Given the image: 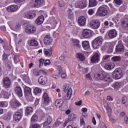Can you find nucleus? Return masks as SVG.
Returning <instances> with one entry per match:
<instances>
[{
	"instance_id": "1",
	"label": "nucleus",
	"mask_w": 128,
	"mask_h": 128,
	"mask_svg": "<svg viewBox=\"0 0 128 128\" xmlns=\"http://www.w3.org/2000/svg\"><path fill=\"white\" fill-rule=\"evenodd\" d=\"M94 78L95 80H104V82H108V80H110V75L104 72H102L95 73Z\"/></svg>"
},
{
	"instance_id": "2",
	"label": "nucleus",
	"mask_w": 128,
	"mask_h": 128,
	"mask_svg": "<svg viewBox=\"0 0 128 128\" xmlns=\"http://www.w3.org/2000/svg\"><path fill=\"white\" fill-rule=\"evenodd\" d=\"M102 44V36H99L92 42V46L95 50L100 48Z\"/></svg>"
},
{
	"instance_id": "3",
	"label": "nucleus",
	"mask_w": 128,
	"mask_h": 128,
	"mask_svg": "<svg viewBox=\"0 0 128 128\" xmlns=\"http://www.w3.org/2000/svg\"><path fill=\"white\" fill-rule=\"evenodd\" d=\"M112 76L114 80H120L122 76V71L120 68H116L112 74Z\"/></svg>"
},
{
	"instance_id": "4",
	"label": "nucleus",
	"mask_w": 128,
	"mask_h": 128,
	"mask_svg": "<svg viewBox=\"0 0 128 128\" xmlns=\"http://www.w3.org/2000/svg\"><path fill=\"white\" fill-rule=\"evenodd\" d=\"M97 12L100 16H106L108 14V6H100L98 8Z\"/></svg>"
},
{
	"instance_id": "5",
	"label": "nucleus",
	"mask_w": 128,
	"mask_h": 128,
	"mask_svg": "<svg viewBox=\"0 0 128 128\" xmlns=\"http://www.w3.org/2000/svg\"><path fill=\"white\" fill-rule=\"evenodd\" d=\"M2 82L3 86L6 88H8L10 86V84H12V80L8 76L3 78Z\"/></svg>"
},
{
	"instance_id": "6",
	"label": "nucleus",
	"mask_w": 128,
	"mask_h": 128,
	"mask_svg": "<svg viewBox=\"0 0 128 128\" xmlns=\"http://www.w3.org/2000/svg\"><path fill=\"white\" fill-rule=\"evenodd\" d=\"M116 54H124V46L122 42H118L116 48Z\"/></svg>"
},
{
	"instance_id": "7",
	"label": "nucleus",
	"mask_w": 128,
	"mask_h": 128,
	"mask_svg": "<svg viewBox=\"0 0 128 128\" xmlns=\"http://www.w3.org/2000/svg\"><path fill=\"white\" fill-rule=\"evenodd\" d=\"M100 20H92L90 22V28H94V30H96L100 28Z\"/></svg>"
},
{
	"instance_id": "8",
	"label": "nucleus",
	"mask_w": 128,
	"mask_h": 128,
	"mask_svg": "<svg viewBox=\"0 0 128 128\" xmlns=\"http://www.w3.org/2000/svg\"><path fill=\"white\" fill-rule=\"evenodd\" d=\"M32 4H33L34 8H40V6L44 4V0H32Z\"/></svg>"
},
{
	"instance_id": "9",
	"label": "nucleus",
	"mask_w": 128,
	"mask_h": 128,
	"mask_svg": "<svg viewBox=\"0 0 128 128\" xmlns=\"http://www.w3.org/2000/svg\"><path fill=\"white\" fill-rule=\"evenodd\" d=\"M100 60V55L98 53H94L93 56L91 58V64H98Z\"/></svg>"
},
{
	"instance_id": "10",
	"label": "nucleus",
	"mask_w": 128,
	"mask_h": 128,
	"mask_svg": "<svg viewBox=\"0 0 128 128\" xmlns=\"http://www.w3.org/2000/svg\"><path fill=\"white\" fill-rule=\"evenodd\" d=\"M11 108L16 110L20 106H22V103L16 100H14L12 102H10Z\"/></svg>"
},
{
	"instance_id": "11",
	"label": "nucleus",
	"mask_w": 128,
	"mask_h": 128,
	"mask_svg": "<svg viewBox=\"0 0 128 128\" xmlns=\"http://www.w3.org/2000/svg\"><path fill=\"white\" fill-rule=\"evenodd\" d=\"M92 32L88 29H84L82 32V36L84 38H90L92 36Z\"/></svg>"
},
{
	"instance_id": "12",
	"label": "nucleus",
	"mask_w": 128,
	"mask_h": 128,
	"mask_svg": "<svg viewBox=\"0 0 128 128\" xmlns=\"http://www.w3.org/2000/svg\"><path fill=\"white\" fill-rule=\"evenodd\" d=\"M52 42V38L51 37L50 35H46L45 36L44 38V43L46 46H48Z\"/></svg>"
},
{
	"instance_id": "13",
	"label": "nucleus",
	"mask_w": 128,
	"mask_h": 128,
	"mask_svg": "<svg viewBox=\"0 0 128 128\" xmlns=\"http://www.w3.org/2000/svg\"><path fill=\"white\" fill-rule=\"evenodd\" d=\"M77 6L79 8H84L88 6V0H80L77 2Z\"/></svg>"
},
{
	"instance_id": "14",
	"label": "nucleus",
	"mask_w": 128,
	"mask_h": 128,
	"mask_svg": "<svg viewBox=\"0 0 128 128\" xmlns=\"http://www.w3.org/2000/svg\"><path fill=\"white\" fill-rule=\"evenodd\" d=\"M72 94V88H69L67 94H64L63 95L62 97V99L66 100H70V98Z\"/></svg>"
},
{
	"instance_id": "15",
	"label": "nucleus",
	"mask_w": 128,
	"mask_h": 128,
	"mask_svg": "<svg viewBox=\"0 0 128 128\" xmlns=\"http://www.w3.org/2000/svg\"><path fill=\"white\" fill-rule=\"evenodd\" d=\"M36 16V14L34 11L28 12L26 13V16L27 18H29L30 20L34 18Z\"/></svg>"
},
{
	"instance_id": "16",
	"label": "nucleus",
	"mask_w": 128,
	"mask_h": 128,
	"mask_svg": "<svg viewBox=\"0 0 128 128\" xmlns=\"http://www.w3.org/2000/svg\"><path fill=\"white\" fill-rule=\"evenodd\" d=\"M86 18L84 16H81L79 17L78 19V24L79 26H82L86 24Z\"/></svg>"
},
{
	"instance_id": "17",
	"label": "nucleus",
	"mask_w": 128,
	"mask_h": 128,
	"mask_svg": "<svg viewBox=\"0 0 128 128\" xmlns=\"http://www.w3.org/2000/svg\"><path fill=\"white\" fill-rule=\"evenodd\" d=\"M15 94L19 96V98H22V90L20 86H17L14 88Z\"/></svg>"
},
{
	"instance_id": "18",
	"label": "nucleus",
	"mask_w": 128,
	"mask_h": 128,
	"mask_svg": "<svg viewBox=\"0 0 128 128\" xmlns=\"http://www.w3.org/2000/svg\"><path fill=\"white\" fill-rule=\"evenodd\" d=\"M22 114H20V112H16L14 114L13 118H14V120L15 122H18L22 120Z\"/></svg>"
},
{
	"instance_id": "19",
	"label": "nucleus",
	"mask_w": 128,
	"mask_h": 128,
	"mask_svg": "<svg viewBox=\"0 0 128 128\" xmlns=\"http://www.w3.org/2000/svg\"><path fill=\"white\" fill-rule=\"evenodd\" d=\"M38 82L40 84H46L48 83V78L42 76L39 77Z\"/></svg>"
},
{
	"instance_id": "20",
	"label": "nucleus",
	"mask_w": 128,
	"mask_h": 128,
	"mask_svg": "<svg viewBox=\"0 0 128 128\" xmlns=\"http://www.w3.org/2000/svg\"><path fill=\"white\" fill-rule=\"evenodd\" d=\"M116 36H118V32L114 29L108 32V36L110 38H114Z\"/></svg>"
},
{
	"instance_id": "21",
	"label": "nucleus",
	"mask_w": 128,
	"mask_h": 128,
	"mask_svg": "<svg viewBox=\"0 0 128 128\" xmlns=\"http://www.w3.org/2000/svg\"><path fill=\"white\" fill-rule=\"evenodd\" d=\"M18 8V6L16 4H14V5H11L8 6L6 10L8 12H16V10Z\"/></svg>"
},
{
	"instance_id": "22",
	"label": "nucleus",
	"mask_w": 128,
	"mask_h": 128,
	"mask_svg": "<svg viewBox=\"0 0 128 128\" xmlns=\"http://www.w3.org/2000/svg\"><path fill=\"white\" fill-rule=\"evenodd\" d=\"M82 46L86 50H90V42L88 41L82 42Z\"/></svg>"
},
{
	"instance_id": "23",
	"label": "nucleus",
	"mask_w": 128,
	"mask_h": 128,
	"mask_svg": "<svg viewBox=\"0 0 128 128\" xmlns=\"http://www.w3.org/2000/svg\"><path fill=\"white\" fill-rule=\"evenodd\" d=\"M42 98L44 104H48V102H50V98L46 92L44 94Z\"/></svg>"
},
{
	"instance_id": "24",
	"label": "nucleus",
	"mask_w": 128,
	"mask_h": 128,
	"mask_svg": "<svg viewBox=\"0 0 128 128\" xmlns=\"http://www.w3.org/2000/svg\"><path fill=\"white\" fill-rule=\"evenodd\" d=\"M34 25H32L30 23H27L25 28L26 32L27 34H30V32H32L30 31V28H34Z\"/></svg>"
},
{
	"instance_id": "25",
	"label": "nucleus",
	"mask_w": 128,
	"mask_h": 128,
	"mask_svg": "<svg viewBox=\"0 0 128 128\" xmlns=\"http://www.w3.org/2000/svg\"><path fill=\"white\" fill-rule=\"evenodd\" d=\"M26 116H30L34 112V108L30 106L27 107L25 110Z\"/></svg>"
},
{
	"instance_id": "26",
	"label": "nucleus",
	"mask_w": 128,
	"mask_h": 128,
	"mask_svg": "<svg viewBox=\"0 0 128 128\" xmlns=\"http://www.w3.org/2000/svg\"><path fill=\"white\" fill-rule=\"evenodd\" d=\"M114 68V64L112 62L107 63L104 66V68L106 70H112Z\"/></svg>"
},
{
	"instance_id": "27",
	"label": "nucleus",
	"mask_w": 128,
	"mask_h": 128,
	"mask_svg": "<svg viewBox=\"0 0 128 128\" xmlns=\"http://www.w3.org/2000/svg\"><path fill=\"white\" fill-rule=\"evenodd\" d=\"M44 16H41L36 19V24H42L44 22Z\"/></svg>"
},
{
	"instance_id": "28",
	"label": "nucleus",
	"mask_w": 128,
	"mask_h": 128,
	"mask_svg": "<svg viewBox=\"0 0 128 128\" xmlns=\"http://www.w3.org/2000/svg\"><path fill=\"white\" fill-rule=\"evenodd\" d=\"M29 45L31 46H38V42L34 39H32L28 42Z\"/></svg>"
},
{
	"instance_id": "29",
	"label": "nucleus",
	"mask_w": 128,
	"mask_h": 128,
	"mask_svg": "<svg viewBox=\"0 0 128 128\" xmlns=\"http://www.w3.org/2000/svg\"><path fill=\"white\" fill-rule=\"evenodd\" d=\"M44 54L46 56H52V48L44 49Z\"/></svg>"
},
{
	"instance_id": "30",
	"label": "nucleus",
	"mask_w": 128,
	"mask_h": 128,
	"mask_svg": "<svg viewBox=\"0 0 128 128\" xmlns=\"http://www.w3.org/2000/svg\"><path fill=\"white\" fill-rule=\"evenodd\" d=\"M24 92L25 96H30L32 94V89L28 86H26L24 89Z\"/></svg>"
},
{
	"instance_id": "31",
	"label": "nucleus",
	"mask_w": 128,
	"mask_h": 128,
	"mask_svg": "<svg viewBox=\"0 0 128 128\" xmlns=\"http://www.w3.org/2000/svg\"><path fill=\"white\" fill-rule=\"evenodd\" d=\"M96 0H89V8H92L93 6H96Z\"/></svg>"
},
{
	"instance_id": "32",
	"label": "nucleus",
	"mask_w": 128,
	"mask_h": 128,
	"mask_svg": "<svg viewBox=\"0 0 128 128\" xmlns=\"http://www.w3.org/2000/svg\"><path fill=\"white\" fill-rule=\"evenodd\" d=\"M76 118V115L74 114H72L68 116V118L67 120L69 122H72V120H74V119Z\"/></svg>"
},
{
	"instance_id": "33",
	"label": "nucleus",
	"mask_w": 128,
	"mask_h": 128,
	"mask_svg": "<svg viewBox=\"0 0 128 128\" xmlns=\"http://www.w3.org/2000/svg\"><path fill=\"white\" fill-rule=\"evenodd\" d=\"M77 58L82 62H84V60H86V57H84V54L82 53L77 54Z\"/></svg>"
},
{
	"instance_id": "34",
	"label": "nucleus",
	"mask_w": 128,
	"mask_h": 128,
	"mask_svg": "<svg viewBox=\"0 0 128 128\" xmlns=\"http://www.w3.org/2000/svg\"><path fill=\"white\" fill-rule=\"evenodd\" d=\"M73 44L76 48H80V40L75 39L73 40Z\"/></svg>"
},
{
	"instance_id": "35",
	"label": "nucleus",
	"mask_w": 128,
	"mask_h": 128,
	"mask_svg": "<svg viewBox=\"0 0 128 128\" xmlns=\"http://www.w3.org/2000/svg\"><path fill=\"white\" fill-rule=\"evenodd\" d=\"M62 105V100L58 99L55 102V106H57V108H60V106Z\"/></svg>"
},
{
	"instance_id": "36",
	"label": "nucleus",
	"mask_w": 128,
	"mask_h": 128,
	"mask_svg": "<svg viewBox=\"0 0 128 128\" xmlns=\"http://www.w3.org/2000/svg\"><path fill=\"white\" fill-rule=\"evenodd\" d=\"M22 80L26 82V84H30V78L26 75H23Z\"/></svg>"
},
{
	"instance_id": "37",
	"label": "nucleus",
	"mask_w": 128,
	"mask_h": 128,
	"mask_svg": "<svg viewBox=\"0 0 128 128\" xmlns=\"http://www.w3.org/2000/svg\"><path fill=\"white\" fill-rule=\"evenodd\" d=\"M104 106L106 108V110H107L108 116H110L112 114V108L109 106H106L104 104Z\"/></svg>"
},
{
	"instance_id": "38",
	"label": "nucleus",
	"mask_w": 128,
	"mask_h": 128,
	"mask_svg": "<svg viewBox=\"0 0 128 128\" xmlns=\"http://www.w3.org/2000/svg\"><path fill=\"white\" fill-rule=\"evenodd\" d=\"M10 28L12 30H15V32H18V30L20 28V24H17L15 27H10Z\"/></svg>"
},
{
	"instance_id": "39",
	"label": "nucleus",
	"mask_w": 128,
	"mask_h": 128,
	"mask_svg": "<svg viewBox=\"0 0 128 128\" xmlns=\"http://www.w3.org/2000/svg\"><path fill=\"white\" fill-rule=\"evenodd\" d=\"M38 121V116L34 114L31 118V122H34Z\"/></svg>"
},
{
	"instance_id": "40",
	"label": "nucleus",
	"mask_w": 128,
	"mask_h": 128,
	"mask_svg": "<svg viewBox=\"0 0 128 128\" xmlns=\"http://www.w3.org/2000/svg\"><path fill=\"white\" fill-rule=\"evenodd\" d=\"M112 86H113L114 88H120V84L118 82H116L114 84H112Z\"/></svg>"
},
{
	"instance_id": "41",
	"label": "nucleus",
	"mask_w": 128,
	"mask_h": 128,
	"mask_svg": "<svg viewBox=\"0 0 128 128\" xmlns=\"http://www.w3.org/2000/svg\"><path fill=\"white\" fill-rule=\"evenodd\" d=\"M112 60L114 62H120L121 58L120 56H114L112 58Z\"/></svg>"
},
{
	"instance_id": "42",
	"label": "nucleus",
	"mask_w": 128,
	"mask_h": 128,
	"mask_svg": "<svg viewBox=\"0 0 128 128\" xmlns=\"http://www.w3.org/2000/svg\"><path fill=\"white\" fill-rule=\"evenodd\" d=\"M112 50H114V46L110 44L109 45V47L108 48V50H107V52H112Z\"/></svg>"
},
{
	"instance_id": "43",
	"label": "nucleus",
	"mask_w": 128,
	"mask_h": 128,
	"mask_svg": "<svg viewBox=\"0 0 128 128\" xmlns=\"http://www.w3.org/2000/svg\"><path fill=\"white\" fill-rule=\"evenodd\" d=\"M30 126L32 128H40V124H38L32 123L30 124Z\"/></svg>"
},
{
	"instance_id": "44",
	"label": "nucleus",
	"mask_w": 128,
	"mask_h": 128,
	"mask_svg": "<svg viewBox=\"0 0 128 128\" xmlns=\"http://www.w3.org/2000/svg\"><path fill=\"white\" fill-rule=\"evenodd\" d=\"M34 92L35 94H40V92H42V90L38 87H36L34 89Z\"/></svg>"
},
{
	"instance_id": "45",
	"label": "nucleus",
	"mask_w": 128,
	"mask_h": 128,
	"mask_svg": "<svg viewBox=\"0 0 128 128\" xmlns=\"http://www.w3.org/2000/svg\"><path fill=\"white\" fill-rule=\"evenodd\" d=\"M33 74H34V76H40V71L36 69L34 70Z\"/></svg>"
},
{
	"instance_id": "46",
	"label": "nucleus",
	"mask_w": 128,
	"mask_h": 128,
	"mask_svg": "<svg viewBox=\"0 0 128 128\" xmlns=\"http://www.w3.org/2000/svg\"><path fill=\"white\" fill-rule=\"evenodd\" d=\"M68 84H64V85L63 86V90L64 92H68Z\"/></svg>"
},
{
	"instance_id": "47",
	"label": "nucleus",
	"mask_w": 128,
	"mask_h": 128,
	"mask_svg": "<svg viewBox=\"0 0 128 128\" xmlns=\"http://www.w3.org/2000/svg\"><path fill=\"white\" fill-rule=\"evenodd\" d=\"M0 106L1 108H6V106H8V103L6 102H0Z\"/></svg>"
},
{
	"instance_id": "48",
	"label": "nucleus",
	"mask_w": 128,
	"mask_h": 128,
	"mask_svg": "<svg viewBox=\"0 0 128 128\" xmlns=\"http://www.w3.org/2000/svg\"><path fill=\"white\" fill-rule=\"evenodd\" d=\"M110 55H105L104 56H103L102 57V62H106V60H108V58H110Z\"/></svg>"
},
{
	"instance_id": "49",
	"label": "nucleus",
	"mask_w": 128,
	"mask_h": 128,
	"mask_svg": "<svg viewBox=\"0 0 128 128\" xmlns=\"http://www.w3.org/2000/svg\"><path fill=\"white\" fill-rule=\"evenodd\" d=\"M46 122H47L49 123L50 124H52V116H48L47 118Z\"/></svg>"
},
{
	"instance_id": "50",
	"label": "nucleus",
	"mask_w": 128,
	"mask_h": 128,
	"mask_svg": "<svg viewBox=\"0 0 128 128\" xmlns=\"http://www.w3.org/2000/svg\"><path fill=\"white\" fill-rule=\"evenodd\" d=\"M114 2L118 6H120L122 4V0H114Z\"/></svg>"
},
{
	"instance_id": "51",
	"label": "nucleus",
	"mask_w": 128,
	"mask_h": 128,
	"mask_svg": "<svg viewBox=\"0 0 128 128\" xmlns=\"http://www.w3.org/2000/svg\"><path fill=\"white\" fill-rule=\"evenodd\" d=\"M68 18H70V20H74V14H72V12L69 13Z\"/></svg>"
},
{
	"instance_id": "52",
	"label": "nucleus",
	"mask_w": 128,
	"mask_h": 128,
	"mask_svg": "<svg viewBox=\"0 0 128 128\" xmlns=\"http://www.w3.org/2000/svg\"><path fill=\"white\" fill-rule=\"evenodd\" d=\"M56 24H58V22L54 20H53L52 22H51V25L53 28H56Z\"/></svg>"
},
{
	"instance_id": "53",
	"label": "nucleus",
	"mask_w": 128,
	"mask_h": 128,
	"mask_svg": "<svg viewBox=\"0 0 128 128\" xmlns=\"http://www.w3.org/2000/svg\"><path fill=\"white\" fill-rule=\"evenodd\" d=\"M8 56L6 54H4L2 56V60L4 62H6V60H8Z\"/></svg>"
},
{
	"instance_id": "54",
	"label": "nucleus",
	"mask_w": 128,
	"mask_h": 128,
	"mask_svg": "<svg viewBox=\"0 0 128 128\" xmlns=\"http://www.w3.org/2000/svg\"><path fill=\"white\" fill-rule=\"evenodd\" d=\"M30 30L32 32H30V34H34L36 30V26H34L32 28H30Z\"/></svg>"
},
{
	"instance_id": "55",
	"label": "nucleus",
	"mask_w": 128,
	"mask_h": 128,
	"mask_svg": "<svg viewBox=\"0 0 128 128\" xmlns=\"http://www.w3.org/2000/svg\"><path fill=\"white\" fill-rule=\"evenodd\" d=\"M94 9H90L88 11V14L92 16L94 14Z\"/></svg>"
},
{
	"instance_id": "56",
	"label": "nucleus",
	"mask_w": 128,
	"mask_h": 128,
	"mask_svg": "<svg viewBox=\"0 0 128 128\" xmlns=\"http://www.w3.org/2000/svg\"><path fill=\"white\" fill-rule=\"evenodd\" d=\"M40 62V66H44V59H41L39 60Z\"/></svg>"
},
{
	"instance_id": "57",
	"label": "nucleus",
	"mask_w": 128,
	"mask_h": 128,
	"mask_svg": "<svg viewBox=\"0 0 128 128\" xmlns=\"http://www.w3.org/2000/svg\"><path fill=\"white\" fill-rule=\"evenodd\" d=\"M126 102H128V98L126 96L123 97L122 98V104H126Z\"/></svg>"
},
{
	"instance_id": "58",
	"label": "nucleus",
	"mask_w": 128,
	"mask_h": 128,
	"mask_svg": "<svg viewBox=\"0 0 128 128\" xmlns=\"http://www.w3.org/2000/svg\"><path fill=\"white\" fill-rule=\"evenodd\" d=\"M50 60H46L44 62V66H48L50 65Z\"/></svg>"
},
{
	"instance_id": "59",
	"label": "nucleus",
	"mask_w": 128,
	"mask_h": 128,
	"mask_svg": "<svg viewBox=\"0 0 128 128\" xmlns=\"http://www.w3.org/2000/svg\"><path fill=\"white\" fill-rule=\"evenodd\" d=\"M57 68L59 71V74H60L62 72V66H58Z\"/></svg>"
},
{
	"instance_id": "60",
	"label": "nucleus",
	"mask_w": 128,
	"mask_h": 128,
	"mask_svg": "<svg viewBox=\"0 0 128 128\" xmlns=\"http://www.w3.org/2000/svg\"><path fill=\"white\" fill-rule=\"evenodd\" d=\"M26 0H14V2L15 4H20V2H24Z\"/></svg>"
},
{
	"instance_id": "61",
	"label": "nucleus",
	"mask_w": 128,
	"mask_h": 128,
	"mask_svg": "<svg viewBox=\"0 0 128 128\" xmlns=\"http://www.w3.org/2000/svg\"><path fill=\"white\" fill-rule=\"evenodd\" d=\"M80 124H84V119L83 117H80Z\"/></svg>"
},
{
	"instance_id": "62",
	"label": "nucleus",
	"mask_w": 128,
	"mask_h": 128,
	"mask_svg": "<svg viewBox=\"0 0 128 128\" xmlns=\"http://www.w3.org/2000/svg\"><path fill=\"white\" fill-rule=\"evenodd\" d=\"M61 78H66V73H61Z\"/></svg>"
},
{
	"instance_id": "63",
	"label": "nucleus",
	"mask_w": 128,
	"mask_h": 128,
	"mask_svg": "<svg viewBox=\"0 0 128 128\" xmlns=\"http://www.w3.org/2000/svg\"><path fill=\"white\" fill-rule=\"evenodd\" d=\"M59 6H60V8H62V6H64V4L62 0H60L59 1Z\"/></svg>"
},
{
	"instance_id": "64",
	"label": "nucleus",
	"mask_w": 128,
	"mask_h": 128,
	"mask_svg": "<svg viewBox=\"0 0 128 128\" xmlns=\"http://www.w3.org/2000/svg\"><path fill=\"white\" fill-rule=\"evenodd\" d=\"M122 24H123V28H128V23L124 22Z\"/></svg>"
}]
</instances>
